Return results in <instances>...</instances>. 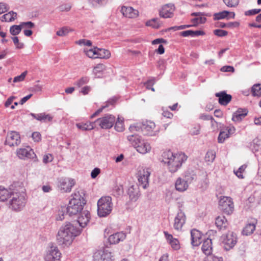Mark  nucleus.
I'll use <instances>...</instances> for the list:
<instances>
[{
	"mask_svg": "<svg viewBox=\"0 0 261 261\" xmlns=\"http://www.w3.org/2000/svg\"><path fill=\"white\" fill-rule=\"evenodd\" d=\"M81 233V229L70 222H67L62 225L58 231L57 236V243L59 245H69L74 238Z\"/></svg>",
	"mask_w": 261,
	"mask_h": 261,
	"instance_id": "1",
	"label": "nucleus"
},
{
	"mask_svg": "<svg viewBox=\"0 0 261 261\" xmlns=\"http://www.w3.org/2000/svg\"><path fill=\"white\" fill-rule=\"evenodd\" d=\"M86 200L84 197H73L69 202L67 207L62 208L59 211L56 219L58 221H62L64 219V215H69L70 217L78 216L80 213L83 210L84 206L86 204Z\"/></svg>",
	"mask_w": 261,
	"mask_h": 261,
	"instance_id": "2",
	"label": "nucleus"
},
{
	"mask_svg": "<svg viewBox=\"0 0 261 261\" xmlns=\"http://www.w3.org/2000/svg\"><path fill=\"white\" fill-rule=\"evenodd\" d=\"M163 162L167 164L170 172L174 173L181 167L182 163L187 159V156L185 153H178L174 154L170 150L163 152Z\"/></svg>",
	"mask_w": 261,
	"mask_h": 261,
	"instance_id": "3",
	"label": "nucleus"
},
{
	"mask_svg": "<svg viewBox=\"0 0 261 261\" xmlns=\"http://www.w3.org/2000/svg\"><path fill=\"white\" fill-rule=\"evenodd\" d=\"M155 125L151 121H143L141 123H137L136 125H130L129 129L131 132L141 130L144 135L155 136L158 130H154Z\"/></svg>",
	"mask_w": 261,
	"mask_h": 261,
	"instance_id": "4",
	"label": "nucleus"
},
{
	"mask_svg": "<svg viewBox=\"0 0 261 261\" xmlns=\"http://www.w3.org/2000/svg\"><path fill=\"white\" fill-rule=\"evenodd\" d=\"M0 201L6 202L9 207L14 211H20L25 206V197H0Z\"/></svg>",
	"mask_w": 261,
	"mask_h": 261,
	"instance_id": "5",
	"label": "nucleus"
},
{
	"mask_svg": "<svg viewBox=\"0 0 261 261\" xmlns=\"http://www.w3.org/2000/svg\"><path fill=\"white\" fill-rule=\"evenodd\" d=\"M113 204L111 197H101L97 201V214L100 217H105L112 211Z\"/></svg>",
	"mask_w": 261,
	"mask_h": 261,
	"instance_id": "6",
	"label": "nucleus"
},
{
	"mask_svg": "<svg viewBox=\"0 0 261 261\" xmlns=\"http://www.w3.org/2000/svg\"><path fill=\"white\" fill-rule=\"evenodd\" d=\"M219 209L227 215L231 214L234 208L233 203L230 197H221L219 201Z\"/></svg>",
	"mask_w": 261,
	"mask_h": 261,
	"instance_id": "7",
	"label": "nucleus"
},
{
	"mask_svg": "<svg viewBox=\"0 0 261 261\" xmlns=\"http://www.w3.org/2000/svg\"><path fill=\"white\" fill-rule=\"evenodd\" d=\"M150 175L149 169L146 167H140L137 173V177L139 185L143 189L148 186V179Z\"/></svg>",
	"mask_w": 261,
	"mask_h": 261,
	"instance_id": "8",
	"label": "nucleus"
},
{
	"mask_svg": "<svg viewBox=\"0 0 261 261\" xmlns=\"http://www.w3.org/2000/svg\"><path fill=\"white\" fill-rule=\"evenodd\" d=\"M115 121L116 118L114 115L107 114L104 117L97 119L94 124L99 125L102 129H109L113 126Z\"/></svg>",
	"mask_w": 261,
	"mask_h": 261,
	"instance_id": "9",
	"label": "nucleus"
},
{
	"mask_svg": "<svg viewBox=\"0 0 261 261\" xmlns=\"http://www.w3.org/2000/svg\"><path fill=\"white\" fill-rule=\"evenodd\" d=\"M221 240L224 244L225 250H229L234 246L237 242V235L232 232H229L226 235L222 236Z\"/></svg>",
	"mask_w": 261,
	"mask_h": 261,
	"instance_id": "10",
	"label": "nucleus"
},
{
	"mask_svg": "<svg viewBox=\"0 0 261 261\" xmlns=\"http://www.w3.org/2000/svg\"><path fill=\"white\" fill-rule=\"evenodd\" d=\"M20 137L19 134L16 132L8 133L5 144L10 146H17L20 143Z\"/></svg>",
	"mask_w": 261,
	"mask_h": 261,
	"instance_id": "11",
	"label": "nucleus"
},
{
	"mask_svg": "<svg viewBox=\"0 0 261 261\" xmlns=\"http://www.w3.org/2000/svg\"><path fill=\"white\" fill-rule=\"evenodd\" d=\"M75 185V181L73 179L68 178H61L59 181L58 186L60 190L64 192H70L72 187Z\"/></svg>",
	"mask_w": 261,
	"mask_h": 261,
	"instance_id": "12",
	"label": "nucleus"
},
{
	"mask_svg": "<svg viewBox=\"0 0 261 261\" xmlns=\"http://www.w3.org/2000/svg\"><path fill=\"white\" fill-rule=\"evenodd\" d=\"M112 253L107 249L98 251L94 255V261H113Z\"/></svg>",
	"mask_w": 261,
	"mask_h": 261,
	"instance_id": "13",
	"label": "nucleus"
},
{
	"mask_svg": "<svg viewBox=\"0 0 261 261\" xmlns=\"http://www.w3.org/2000/svg\"><path fill=\"white\" fill-rule=\"evenodd\" d=\"M14 188H16L15 184L11 185L8 189L0 186V196H12L18 194L20 195V192H23V191L24 190L23 188H19L21 189V191H20Z\"/></svg>",
	"mask_w": 261,
	"mask_h": 261,
	"instance_id": "14",
	"label": "nucleus"
},
{
	"mask_svg": "<svg viewBox=\"0 0 261 261\" xmlns=\"http://www.w3.org/2000/svg\"><path fill=\"white\" fill-rule=\"evenodd\" d=\"M186 216L185 213L179 210L174 219V228L176 230H180L185 223Z\"/></svg>",
	"mask_w": 261,
	"mask_h": 261,
	"instance_id": "15",
	"label": "nucleus"
},
{
	"mask_svg": "<svg viewBox=\"0 0 261 261\" xmlns=\"http://www.w3.org/2000/svg\"><path fill=\"white\" fill-rule=\"evenodd\" d=\"M175 10L174 5L169 4L165 5L162 7L161 11L160 12V15L162 17L167 18H171L173 15V12Z\"/></svg>",
	"mask_w": 261,
	"mask_h": 261,
	"instance_id": "16",
	"label": "nucleus"
},
{
	"mask_svg": "<svg viewBox=\"0 0 261 261\" xmlns=\"http://www.w3.org/2000/svg\"><path fill=\"white\" fill-rule=\"evenodd\" d=\"M215 96L218 97V102L221 105L226 106L231 100V95L227 94L224 91L218 92L215 94Z\"/></svg>",
	"mask_w": 261,
	"mask_h": 261,
	"instance_id": "17",
	"label": "nucleus"
},
{
	"mask_svg": "<svg viewBox=\"0 0 261 261\" xmlns=\"http://www.w3.org/2000/svg\"><path fill=\"white\" fill-rule=\"evenodd\" d=\"M78 216L77 222L79 225L82 227H85L89 222L90 218V213L88 211H84L80 213Z\"/></svg>",
	"mask_w": 261,
	"mask_h": 261,
	"instance_id": "18",
	"label": "nucleus"
},
{
	"mask_svg": "<svg viewBox=\"0 0 261 261\" xmlns=\"http://www.w3.org/2000/svg\"><path fill=\"white\" fill-rule=\"evenodd\" d=\"M121 12L123 16L130 18L137 17L139 13L138 10L134 9L132 7L125 6L122 7Z\"/></svg>",
	"mask_w": 261,
	"mask_h": 261,
	"instance_id": "19",
	"label": "nucleus"
},
{
	"mask_svg": "<svg viewBox=\"0 0 261 261\" xmlns=\"http://www.w3.org/2000/svg\"><path fill=\"white\" fill-rule=\"evenodd\" d=\"M191 244L193 246H198L201 242V234L196 229H193L191 231Z\"/></svg>",
	"mask_w": 261,
	"mask_h": 261,
	"instance_id": "20",
	"label": "nucleus"
},
{
	"mask_svg": "<svg viewBox=\"0 0 261 261\" xmlns=\"http://www.w3.org/2000/svg\"><path fill=\"white\" fill-rule=\"evenodd\" d=\"M248 111L247 109L239 108L233 114L232 120L233 121H241L248 114Z\"/></svg>",
	"mask_w": 261,
	"mask_h": 261,
	"instance_id": "21",
	"label": "nucleus"
},
{
	"mask_svg": "<svg viewBox=\"0 0 261 261\" xmlns=\"http://www.w3.org/2000/svg\"><path fill=\"white\" fill-rule=\"evenodd\" d=\"M125 237V233L123 232H116L109 237V241L111 244H116L124 240Z\"/></svg>",
	"mask_w": 261,
	"mask_h": 261,
	"instance_id": "22",
	"label": "nucleus"
},
{
	"mask_svg": "<svg viewBox=\"0 0 261 261\" xmlns=\"http://www.w3.org/2000/svg\"><path fill=\"white\" fill-rule=\"evenodd\" d=\"M183 178L189 184L196 181L197 179V175L194 170L192 169H188L184 174Z\"/></svg>",
	"mask_w": 261,
	"mask_h": 261,
	"instance_id": "23",
	"label": "nucleus"
},
{
	"mask_svg": "<svg viewBox=\"0 0 261 261\" xmlns=\"http://www.w3.org/2000/svg\"><path fill=\"white\" fill-rule=\"evenodd\" d=\"M135 148L137 149L138 152L142 154H145L150 151L151 149L149 144L145 142L143 140L140 142V143L135 146Z\"/></svg>",
	"mask_w": 261,
	"mask_h": 261,
	"instance_id": "24",
	"label": "nucleus"
},
{
	"mask_svg": "<svg viewBox=\"0 0 261 261\" xmlns=\"http://www.w3.org/2000/svg\"><path fill=\"white\" fill-rule=\"evenodd\" d=\"M189 184L183 178L179 177L176 180L175 184L176 189L177 191L183 192L186 190L188 187Z\"/></svg>",
	"mask_w": 261,
	"mask_h": 261,
	"instance_id": "25",
	"label": "nucleus"
},
{
	"mask_svg": "<svg viewBox=\"0 0 261 261\" xmlns=\"http://www.w3.org/2000/svg\"><path fill=\"white\" fill-rule=\"evenodd\" d=\"M202 252L207 255L211 254L212 252V240L209 239L204 240L201 247Z\"/></svg>",
	"mask_w": 261,
	"mask_h": 261,
	"instance_id": "26",
	"label": "nucleus"
},
{
	"mask_svg": "<svg viewBox=\"0 0 261 261\" xmlns=\"http://www.w3.org/2000/svg\"><path fill=\"white\" fill-rule=\"evenodd\" d=\"M29 150L25 148H20L17 151L18 156L20 159H24V158H32V153L34 152L32 149L29 148Z\"/></svg>",
	"mask_w": 261,
	"mask_h": 261,
	"instance_id": "27",
	"label": "nucleus"
},
{
	"mask_svg": "<svg viewBox=\"0 0 261 261\" xmlns=\"http://www.w3.org/2000/svg\"><path fill=\"white\" fill-rule=\"evenodd\" d=\"M30 115H31L34 118L39 121H44V122L46 121H51L53 119L52 116L49 114H45V113L35 114L34 113H30Z\"/></svg>",
	"mask_w": 261,
	"mask_h": 261,
	"instance_id": "28",
	"label": "nucleus"
},
{
	"mask_svg": "<svg viewBox=\"0 0 261 261\" xmlns=\"http://www.w3.org/2000/svg\"><path fill=\"white\" fill-rule=\"evenodd\" d=\"M205 34V33L202 31L197 30V31H193V30H187L182 31L180 33V35L182 37H195L200 35H203Z\"/></svg>",
	"mask_w": 261,
	"mask_h": 261,
	"instance_id": "29",
	"label": "nucleus"
},
{
	"mask_svg": "<svg viewBox=\"0 0 261 261\" xmlns=\"http://www.w3.org/2000/svg\"><path fill=\"white\" fill-rule=\"evenodd\" d=\"M215 224L219 229H221L227 227L228 222L224 216H218L216 218Z\"/></svg>",
	"mask_w": 261,
	"mask_h": 261,
	"instance_id": "30",
	"label": "nucleus"
},
{
	"mask_svg": "<svg viewBox=\"0 0 261 261\" xmlns=\"http://www.w3.org/2000/svg\"><path fill=\"white\" fill-rule=\"evenodd\" d=\"M162 24V22L158 18H152L149 20H148L146 22V25L147 26L151 27L152 28L155 29H159Z\"/></svg>",
	"mask_w": 261,
	"mask_h": 261,
	"instance_id": "31",
	"label": "nucleus"
},
{
	"mask_svg": "<svg viewBox=\"0 0 261 261\" xmlns=\"http://www.w3.org/2000/svg\"><path fill=\"white\" fill-rule=\"evenodd\" d=\"M127 140L134 147L138 145V144L140 143V142L142 141L141 137L136 134L128 136L127 137Z\"/></svg>",
	"mask_w": 261,
	"mask_h": 261,
	"instance_id": "32",
	"label": "nucleus"
},
{
	"mask_svg": "<svg viewBox=\"0 0 261 261\" xmlns=\"http://www.w3.org/2000/svg\"><path fill=\"white\" fill-rule=\"evenodd\" d=\"M97 58L101 59H109L111 56V53L109 50L97 48Z\"/></svg>",
	"mask_w": 261,
	"mask_h": 261,
	"instance_id": "33",
	"label": "nucleus"
},
{
	"mask_svg": "<svg viewBox=\"0 0 261 261\" xmlns=\"http://www.w3.org/2000/svg\"><path fill=\"white\" fill-rule=\"evenodd\" d=\"M94 124H95L94 122L92 123L90 122L89 123H76V125L79 129L83 131H85L93 129L94 128Z\"/></svg>",
	"mask_w": 261,
	"mask_h": 261,
	"instance_id": "34",
	"label": "nucleus"
},
{
	"mask_svg": "<svg viewBox=\"0 0 261 261\" xmlns=\"http://www.w3.org/2000/svg\"><path fill=\"white\" fill-rule=\"evenodd\" d=\"M229 13H230V12L225 10L219 13H216L214 14V19L215 20H220L224 18L229 19L228 15Z\"/></svg>",
	"mask_w": 261,
	"mask_h": 261,
	"instance_id": "35",
	"label": "nucleus"
},
{
	"mask_svg": "<svg viewBox=\"0 0 261 261\" xmlns=\"http://www.w3.org/2000/svg\"><path fill=\"white\" fill-rule=\"evenodd\" d=\"M255 225L253 223H249L246 225L242 231V234L245 236L251 234L255 230Z\"/></svg>",
	"mask_w": 261,
	"mask_h": 261,
	"instance_id": "36",
	"label": "nucleus"
},
{
	"mask_svg": "<svg viewBox=\"0 0 261 261\" xmlns=\"http://www.w3.org/2000/svg\"><path fill=\"white\" fill-rule=\"evenodd\" d=\"M251 92L253 96H261V87L260 84H254L251 88Z\"/></svg>",
	"mask_w": 261,
	"mask_h": 261,
	"instance_id": "37",
	"label": "nucleus"
},
{
	"mask_svg": "<svg viewBox=\"0 0 261 261\" xmlns=\"http://www.w3.org/2000/svg\"><path fill=\"white\" fill-rule=\"evenodd\" d=\"M22 28L21 24L19 25H13L10 28V33L13 36L17 35L20 33Z\"/></svg>",
	"mask_w": 261,
	"mask_h": 261,
	"instance_id": "38",
	"label": "nucleus"
},
{
	"mask_svg": "<svg viewBox=\"0 0 261 261\" xmlns=\"http://www.w3.org/2000/svg\"><path fill=\"white\" fill-rule=\"evenodd\" d=\"M115 129L119 132H121L124 129L123 119H121L119 117L115 122Z\"/></svg>",
	"mask_w": 261,
	"mask_h": 261,
	"instance_id": "39",
	"label": "nucleus"
},
{
	"mask_svg": "<svg viewBox=\"0 0 261 261\" xmlns=\"http://www.w3.org/2000/svg\"><path fill=\"white\" fill-rule=\"evenodd\" d=\"M56 253H54L56 256H53V254H51V253H47L45 256V261H60L61 256H60V255Z\"/></svg>",
	"mask_w": 261,
	"mask_h": 261,
	"instance_id": "40",
	"label": "nucleus"
},
{
	"mask_svg": "<svg viewBox=\"0 0 261 261\" xmlns=\"http://www.w3.org/2000/svg\"><path fill=\"white\" fill-rule=\"evenodd\" d=\"M239 25V23L238 22H228L227 23H225L224 22H220V24L219 25V27L221 28H231L233 27H238Z\"/></svg>",
	"mask_w": 261,
	"mask_h": 261,
	"instance_id": "41",
	"label": "nucleus"
},
{
	"mask_svg": "<svg viewBox=\"0 0 261 261\" xmlns=\"http://www.w3.org/2000/svg\"><path fill=\"white\" fill-rule=\"evenodd\" d=\"M229 137V135L227 132L225 131H221L219 133L218 141L219 143H222L224 142L226 139L228 138Z\"/></svg>",
	"mask_w": 261,
	"mask_h": 261,
	"instance_id": "42",
	"label": "nucleus"
},
{
	"mask_svg": "<svg viewBox=\"0 0 261 261\" xmlns=\"http://www.w3.org/2000/svg\"><path fill=\"white\" fill-rule=\"evenodd\" d=\"M206 21V18L204 17H199L194 18L191 20V21L194 23L193 27H196L198 23H204Z\"/></svg>",
	"mask_w": 261,
	"mask_h": 261,
	"instance_id": "43",
	"label": "nucleus"
},
{
	"mask_svg": "<svg viewBox=\"0 0 261 261\" xmlns=\"http://www.w3.org/2000/svg\"><path fill=\"white\" fill-rule=\"evenodd\" d=\"M89 81V78L88 76H83L81 77L79 80L75 83V85H76L78 87H81L84 84H86L88 83Z\"/></svg>",
	"mask_w": 261,
	"mask_h": 261,
	"instance_id": "44",
	"label": "nucleus"
},
{
	"mask_svg": "<svg viewBox=\"0 0 261 261\" xmlns=\"http://www.w3.org/2000/svg\"><path fill=\"white\" fill-rule=\"evenodd\" d=\"M155 82V79L152 77L150 80H148L147 82L144 83L145 86H146V89H150L152 91H154V89L152 87V86L154 84Z\"/></svg>",
	"mask_w": 261,
	"mask_h": 261,
	"instance_id": "45",
	"label": "nucleus"
},
{
	"mask_svg": "<svg viewBox=\"0 0 261 261\" xmlns=\"http://www.w3.org/2000/svg\"><path fill=\"white\" fill-rule=\"evenodd\" d=\"M225 4L229 7H235L239 4V0H223Z\"/></svg>",
	"mask_w": 261,
	"mask_h": 261,
	"instance_id": "46",
	"label": "nucleus"
},
{
	"mask_svg": "<svg viewBox=\"0 0 261 261\" xmlns=\"http://www.w3.org/2000/svg\"><path fill=\"white\" fill-rule=\"evenodd\" d=\"M97 48L95 47L94 49H90L87 51L85 50L86 55L89 58H96V57H94L95 55H97Z\"/></svg>",
	"mask_w": 261,
	"mask_h": 261,
	"instance_id": "47",
	"label": "nucleus"
},
{
	"mask_svg": "<svg viewBox=\"0 0 261 261\" xmlns=\"http://www.w3.org/2000/svg\"><path fill=\"white\" fill-rule=\"evenodd\" d=\"M47 253H51V254H53V256H56L54 253H57L56 254L60 255V256H61V253L59 252L57 247L54 246L53 244H51Z\"/></svg>",
	"mask_w": 261,
	"mask_h": 261,
	"instance_id": "48",
	"label": "nucleus"
},
{
	"mask_svg": "<svg viewBox=\"0 0 261 261\" xmlns=\"http://www.w3.org/2000/svg\"><path fill=\"white\" fill-rule=\"evenodd\" d=\"M27 74V71L22 72L20 75L15 76L13 79L14 83L19 82L24 80L25 76Z\"/></svg>",
	"mask_w": 261,
	"mask_h": 261,
	"instance_id": "49",
	"label": "nucleus"
},
{
	"mask_svg": "<svg viewBox=\"0 0 261 261\" xmlns=\"http://www.w3.org/2000/svg\"><path fill=\"white\" fill-rule=\"evenodd\" d=\"M214 34L218 37H223L227 35L228 32L221 29H217L214 31Z\"/></svg>",
	"mask_w": 261,
	"mask_h": 261,
	"instance_id": "50",
	"label": "nucleus"
},
{
	"mask_svg": "<svg viewBox=\"0 0 261 261\" xmlns=\"http://www.w3.org/2000/svg\"><path fill=\"white\" fill-rule=\"evenodd\" d=\"M105 66L102 64H97L94 68L93 72L95 74L100 73L105 69Z\"/></svg>",
	"mask_w": 261,
	"mask_h": 261,
	"instance_id": "51",
	"label": "nucleus"
},
{
	"mask_svg": "<svg viewBox=\"0 0 261 261\" xmlns=\"http://www.w3.org/2000/svg\"><path fill=\"white\" fill-rule=\"evenodd\" d=\"M246 166L245 165H243L242 166H241L239 169L238 170L236 171V172H234L235 173V174L240 178H243V175H242V172L245 170V169H246Z\"/></svg>",
	"mask_w": 261,
	"mask_h": 261,
	"instance_id": "52",
	"label": "nucleus"
},
{
	"mask_svg": "<svg viewBox=\"0 0 261 261\" xmlns=\"http://www.w3.org/2000/svg\"><path fill=\"white\" fill-rule=\"evenodd\" d=\"M261 11L260 9H254L252 10H249L245 12V15L246 16H252L259 13Z\"/></svg>",
	"mask_w": 261,
	"mask_h": 261,
	"instance_id": "53",
	"label": "nucleus"
},
{
	"mask_svg": "<svg viewBox=\"0 0 261 261\" xmlns=\"http://www.w3.org/2000/svg\"><path fill=\"white\" fill-rule=\"evenodd\" d=\"M205 158L207 162H213L215 159V155L212 151H207Z\"/></svg>",
	"mask_w": 261,
	"mask_h": 261,
	"instance_id": "54",
	"label": "nucleus"
},
{
	"mask_svg": "<svg viewBox=\"0 0 261 261\" xmlns=\"http://www.w3.org/2000/svg\"><path fill=\"white\" fill-rule=\"evenodd\" d=\"M170 244L174 250H178L180 248L179 241L176 239H172V241L170 242Z\"/></svg>",
	"mask_w": 261,
	"mask_h": 261,
	"instance_id": "55",
	"label": "nucleus"
},
{
	"mask_svg": "<svg viewBox=\"0 0 261 261\" xmlns=\"http://www.w3.org/2000/svg\"><path fill=\"white\" fill-rule=\"evenodd\" d=\"M1 20L2 21H12L14 20V17L11 16L10 14L7 13L2 16Z\"/></svg>",
	"mask_w": 261,
	"mask_h": 261,
	"instance_id": "56",
	"label": "nucleus"
},
{
	"mask_svg": "<svg viewBox=\"0 0 261 261\" xmlns=\"http://www.w3.org/2000/svg\"><path fill=\"white\" fill-rule=\"evenodd\" d=\"M32 137L34 141L39 142L41 140V136L40 133L36 132L32 134Z\"/></svg>",
	"mask_w": 261,
	"mask_h": 261,
	"instance_id": "57",
	"label": "nucleus"
},
{
	"mask_svg": "<svg viewBox=\"0 0 261 261\" xmlns=\"http://www.w3.org/2000/svg\"><path fill=\"white\" fill-rule=\"evenodd\" d=\"M20 24L22 28L26 27L29 29H32L35 27V24L32 21L22 22Z\"/></svg>",
	"mask_w": 261,
	"mask_h": 261,
	"instance_id": "58",
	"label": "nucleus"
},
{
	"mask_svg": "<svg viewBox=\"0 0 261 261\" xmlns=\"http://www.w3.org/2000/svg\"><path fill=\"white\" fill-rule=\"evenodd\" d=\"M68 33L67 28H62L61 29L57 32L56 34L59 36H65Z\"/></svg>",
	"mask_w": 261,
	"mask_h": 261,
	"instance_id": "59",
	"label": "nucleus"
},
{
	"mask_svg": "<svg viewBox=\"0 0 261 261\" xmlns=\"http://www.w3.org/2000/svg\"><path fill=\"white\" fill-rule=\"evenodd\" d=\"M53 158L51 154H47L44 155L43 158V162L45 164L51 162L53 161Z\"/></svg>",
	"mask_w": 261,
	"mask_h": 261,
	"instance_id": "60",
	"label": "nucleus"
},
{
	"mask_svg": "<svg viewBox=\"0 0 261 261\" xmlns=\"http://www.w3.org/2000/svg\"><path fill=\"white\" fill-rule=\"evenodd\" d=\"M8 10L9 7L6 4L3 3H0V14L8 11Z\"/></svg>",
	"mask_w": 261,
	"mask_h": 261,
	"instance_id": "61",
	"label": "nucleus"
},
{
	"mask_svg": "<svg viewBox=\"0 0 261 261\" xmlns=\"http://www.w3.org/2000/svg\"><path fill=\"white\" fill-rule=\"evenodd\" d=\"M221 71L222 72H232L234 71L233 67L231 66H224L221 68Z\"/></svg>",
	"mask_w": 261,
	"mask_h": 261,
	"instance_id": "62",
	"label": "nucleus"
},
{
	"mask_svg": "<svg viewBox=\"0 0 261 261\" xmlns=\"http://www.w3.org/2000/svg\"><path fill=\"white\" fill-rule=\"evenodd\" d=\"M200 126L197 125L193 127L190 131V133L192 135H197L200 133Z\"/></svg>",
	"mask_w": 261,
	"mask_h": 261,
	"instance_id": "63",
	"label": "nucleus"
},
{
	"mask_svg": "<svg viewBox=\"0 0 261 261\" xmlns=\"http://www.w3.org/2000/svg\"><path fill=\"white\" fill-rule=\"evenodd\" d=\"M100 170L98 168H95L91 173V176L92 178H95L100 173Z\"/></svg>",
	"mask_w": 261,
	"mask_h": 261,
	"instance_id": "64",
	"label": "nucleus"
}]
</instances>
